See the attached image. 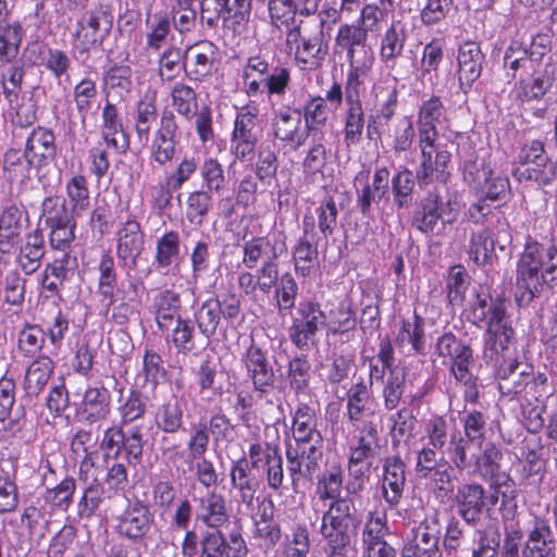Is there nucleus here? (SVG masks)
I'll list each match as a JSON object with an SVG mask.
<instances>
[{"instance_id":"obj_29","label":"nucleus","mask_w":557,"mask_h":557,"mask_svg":"<svg viewBox=\"0 0 557 557\" xmlns=\"http://www.w3.org/2000/svg\"><path fill=\"white\" fill-rule=\"evenodd\" d=\"M555 82L554 69L545 65L543 70H533L532 78H520L516 83L517 99L521 102L539 101L550 90Z\"/></svg>"},{"instance_id":"obj_59","label":"nucleus","mask_w":557,"mask_h":557,"mask_svg":"<svg viewBox=\"0 0 557 557\" xmlns=\"http://www.w3.org/2000/svg\"><path fill=\"white\" fill-rule=\"evenodd\" d=\"M315 231L324 238H329L334 234L337 226L338 210L336 202L332 196H326L320 205L314 209Z\"/></svg>"},{"instance_id":"obj_58","label":"nucleus","mask_w":557,"mask_h":557,"mask_svg":"<svg viewBox=\"0 0 557 557\" xmlns=\"http://www.w3.org/2000/svg\"><path fill=\"white\" fill-rule=\"evenodd\" d=\"M199 159L194 154L185 153L176 161L173 170L165 174L166 185L174 190H180L199 171Z\"/></svg>"},{"instance_id":"obj_19","label":"nucleus","mask_w":557,"mask_h":557,"mask_svg":"<svg viewBox=\"0 0 557 557\" xmlns=\"http://www.w3.org/2000/svg\"><path fill=\"white\" fill-rule=\"evenodd\" d=\"M196 520L209 530H220L230 521V509L223 494L212 490L201 496L195 495Z\"/></svg>"},{"instance_id":"obj_31","label":"nucleus","mask_w":557,"mask_h":557,"mask_svg":"<svg viewBox=\"0 0 557 557\" xmlns=\"http://www.w3.org/2000/svg\"><path fill=\"white\" fill-rule=\"evenodd\" d=\"M369 35L356 23L342 24L336 33L334 42L337 49L346 52L347 62H358V54L367 53Z\"/></svg>"},{"instance_id":"obj_13","label":"nucleus","mask_w":557,"mask_h":557,"mask_svg":"<svg viewBox=\"0 0 557 557\" xmlns=\"http://www.w3.org/2000/svg\"><path fill=\"white\" fill-rule=\"evenodd\" d=\"M277 258L278 253L273 252V257L263 260L259 268H255V272L245 271L238 274V287L250 300L258 301L259 295H270L278 283L281 275Z\"/></svg>"},{"instance_id":"obj_12","label":"nucleus","mask_w":557,"mask_h":557,"mask_svg":"<svg viewBox=\"0 0 557 557\" xmlns=\"http://www.w3.org/2000/svg\"><path fill=\"white\" fill-rule=\"evenodd\" d=\"M271 128L274 138L292 151H297L302 147L310 136L305 125H302L300 109L289 107L281 108L274 112Z\"/></svg>"},{"instance_id":"obj_5","label":"nucleus","mask_w":557,"mask_h":557,"mask_svg":"<svg viewBox=\"0 0 557 557\" xmlns=\"http://www.w3.org/2000/svg\"><path fill=\"white\" fill-rule=\"evenodd\" d=\"M262 135L259 106L255 101H249L237 109L231 133V152L240 162L250 161Z\"/></svg>"},{"instance_id":"obj_49","label":"nucleus","mask_w":557,"mask_h":557,"mask_svg":"<svg viewBox=\"0 0 557 557\" xmlns=\"http://www.w3.org/2000/svg\"><path fill=\"white\" fill-rule=\"evenodd\" d=\"M216 47L211 41H201L189 47L185 52L186 59L193 60L191 78L200 81L208 76L213 67Z\"/></svg>"},{"instance_id":"obj_48","label":"nucleus","mask_w":557,"mask_h":557,"mask_svg":"<svg viewBox=\"0 0 557 557\" xmlns=\"http://www.w3.org/2000/svg\"><path fill=\"white\" fill-rule=\"evenodd\" d=\"M274 307L280 314L287 315L295 308L299 287L296 278L290 272H284L278 278V283L273 288Z\"/></svg>"},{"instance_id":"obj_4","label":"nucleus","mask_w":557,"mask_h":557,"mask_svg":"<svg viewBox=\"0 0 557 557\" xmlns=\"http://www.w3.org/2000/svg\"><path fill=\"white\" fill-rule=\"evenodd\" d=\"M417 153L419 162L416 168V178L420 188H425L433 182L446 184L450 178L451 152L438 137H418Z\"/></svg>"},{"instance_id":"obj_54","label":"nucleus","mask_w":557,"mask_h":557,"mask_svg":"<svg viewBox=\"0 0 557 557\" xmlns=\"http://www.w3.org/2000/svg\"><path fill=\"white\" fill-rule=\"evenodd\" d=\"M495 242L488 228L472 232L469 238L468 255L478 267L490 262L494 252Z\"/></svg>"},{"instance_id":"obj_33","label":"nucleus","mask_w":557,"mask_h":557,"mask_svg":"<svg viewBox=\"0 0 557 557\" xmlns=\"http://www.w3.org/2000/svg\"><path fill=\"white\" fill-rule=\"evenodd\" d=\"M46 253V242L40 228H36L25 236L20 247L16 261L26 275L35 273L41 265Z\"/></svg>"},{"instance_id":"obj_18","label":"nucleus","mask_w":557,"mask_h":557,"mask_svg":"<svg viewBox=\"0 0 557 557\" xmlns=\"http://www.w3.org/2000/svg\"><path fill=\"white\" fill-rule=\"evenodd\" d=\"M300 318L296 319L290 327V337L298 347L315 345V334L326 324V315L315 302H300L298 307Z\"/></svg>"},{"instance_id":"obj_28","label":"nucleus","mask_w":557,"mask_h":557,"mask_svg":"<svg viewBox=\"0 0 557 557\" xmlns=\"http://www.w3.org/2000/svg\"><path fill=\"white\" fill-rule=\"evenodd\" d=\"M408 29L400 20H393L380 37V60L387 66H394L405 50Z\"/></svg>"},{"instance_id":"obj_16","label":"nucleus","mask_w":557,"mask_h":557,"mask_svg":"<svg viewBox=\"0 0 557 557\" xmlns=\"http://www.w3.org/2000/svg\"><path fill=\"white\" fill-rule=\"evenodd\" d=\"M443 213L444 202L442 197L436 191H429L418 202L412 214L411 225L425 235L440 233V231L445 230L447 223H451L450 220L445 221L443 219Z\"/></svg>"},{"instance_id":"obj_24","label":"nucleus","mask_w":557,"mask_h":557,"mask_svg":"<svg viewBox=\"0 0 557 557\" xmlns=\"http://www.w3.org/2000/svg\"><path fill=\"white\" fill-rule=\"evenodd\" d=\"M39 170L24 149L9 148L3 153L2 176L11 184L26 185Z\"/></svg>"},{"instance_id":"obj_35","label":"nucleus","mask_w":557,"mask_h":557,"mask_svg":"<svg viewBox=\"0 0 557 557\" xmlns=\"http://www.w3.org/2000/svg\"><path fill=\"white\" fill-rule=\"evenodd\" d=\"M230 476L232 486L239 493L242 504L250 507L260 482L252 473L248 459L243 457L233 462Z\"/></svg>"},{"instance_id":"obj_8","label":"nucleus","mask_w":557,"mask_h":557,"mask_svg":"<svg viewBox=\"0 0 557 557\" xmlns=\"http://www.w3.org/2000/svg\"><path fill=\"white\" fill-rule=\"evenodd\" d=\"M180 145L178 124L173 111L162 112L159 126L153 132L148 147L149 159L159 166L171 163L177 153Z\"/></svg>"},{"instance_id":"obj_22","label":"nucleus","mask_w":557,"mask_h":557,"mask_svg":"<svg viewBox=\"0 0 557 557\" xmlns=\"http://www.w3.org/2000/svg\"><path fill=\"white\" fill-rule=\"evenodd\" d=\"M406 485V465L399 456H388L383 461L381 492L389 508L399 505Z\"/></svg>"},{"instance_id":"obj_7","label":"nucleus","mask_w":557,"mask_h":557,"mask_svg":"<svg viewBox=\"0 0 557 557\" xmlns=\"http://www.w3.org/2000/svg\"><path fill=\"white\" fill-rule=\"evenodd\" d=\"M240 312V298L233 292L222 293L206 299L195 311L199 331L209 337L213 335L221 322L234 320Z\"/></svg>"},{"instance_id":"obj_38","label":"nucleus","mask_w":557,"mask_h":557,"mask_svg":"<svg viewBox=\"0 0 557 557\" xmlns=\"http://www.w3.org/2000/svg\"><path fill=\"white\" fill-rule=\"evenodd\" d=\"M511 174L520 183H530L537 188H545L557 181V161L547 158L546 161L533 168H512Z\"/></svg>"},{"instance_id":"obj_36","label":"nucleus","mask_w":557,"mask_h":557,"mask_svg":"<svg viewBox=\"0 0 557 557\" xmlns=\"http://www.w3.org/2000/svg\"><path fill=\"white\" fill-rule=\"evenodd\" d=\"M24 211L16 205L4 208L0 213V256L10 253L21 235Z\"/></svg>"},{"instance_id":"obj_44","label":"nucleus","mask_w":557,"mask_h":557,"mask_svg":"<svg viewBox=\"0 0 557 557\" xmlns=\"http://www.w3.org/2000/svg\"><path fill=\"white\" fill-rule=\"evenodd\" d=\"M372 92L375 99V109L389 117H394L398 107V79L395 76L373 84Z\"/></svg>"},{"instance_id":"obj_25","label":"nucleus","mask_w":557,"mask_h":557,"mask_svg":"<svg viewBox=\"0 0 557 557\" xmlns=\"http://www.w3.org/2000/svg\"><path fill=\"white\" fill-rule=\"evenodd\" d=\"M182 261L181 238L176 231H166L156 240L151 269L168 275L178 270Z\"/></svg>"},{"instance_id":"obj_61","label":"nucleus","mask_w":557,"mask_h":557,"mask_svg":"<svg viewBox=\"0 0 557 557\" xmlns=\"http://www.w3.org/2000/svg\"><path fill=\"white\" fill-rule=\"evenodd\" d=\"M172 107L186 120L194 117L198 109L197 94L195 89L185 83L177 82L171 90Z\"/></svg>"},{"instance_id":"obj_9","label":"nucleus","mask_w":557,"mask_h":557,"mask_svg":"<svg viewBox=\"0 0 557 557\" xmlns=\"http://www.w3.org/2000/svg\"><path fill=\"white\" fill-rule=\"evenodd\" d=\"M319 242L320 235L315 231L314 216L306 212L302 218V235L292 248V260L298 275L310 276L319 267Z\"/></svg>"},{"instance_id":"obj_27","label":"nucleus","mask_w":557,"mask_h":557,"mask_svg":"<svg viewBox=\"0 0 557 557\" xmlns=\"http://www.w3.org/2000/svg\"><path fill=\"white\" fill-rule=\"evenodd\" d=\"M24 150L39 169L48 165L57 153L53 131L42 126L35 127L26 138Z\"/></svg>"},{"instance_id":"obj_51","label":"nucleus","mask_w":557,"mask_h":557,"mask_svg":"<svg viewBox=\"0 0 557 557\" xmlns=\"http://www.w3.org/2000/svg\"><path fill=\"white\" fill-rule=\"evenodd\" d=\"M201 188L215 195L223 193L227 185V177L222 163L213 157L206 158L199 168Z\"/></svg>"},{"instance_id":"obj_15","label":"nucleus","mask_w":557,"mask_h":557,"mask_svg":"<svg viewBox=\"0 0 557 557\" xmlns=\"http://www.w3.org/2000/svg\"><path fill=\"white\" fill-rule=\"evenodd\" d=\"M144 246L145 235L140 224L129 216L116 233V257L120 264L128 271L135 270Z\"/></svg>"},{"instance_id":"obj_10","label":"nucleus","mask_w":557,"mask_h":557,"mask_svg":"<svg viewBox=\"0 0 557 557\" xmlns=\"http://www.w3.org/2000/svg\"><path fill=\"white\" fill-rule=\"evenodd\" d=\"M243 90L249 98L262 95L268 97L285 96L292 81V69L286 64H276L271 73H242Z\"/></svg>"},{"instance_id":"obj_42","label":"nucleus","mask_w":557,"mask_h":557,"mask_svg":"<svg viewBox=\"0 0 557 557\" xmlns=\"http://www.w3.org/2000/svg\"><path fill=\"white\" fill-rule=\"evenodd\" d=\"M416 136L418 137V132L416 133L412 120L403 116L394 129L392 149L396 157L405 153L404 160L407 164L416 162L417 147L412 149Z\"/></svg>"},{"instance_id":"obj_60","label":"nucleus","mask_w":557,"mask_h":557,"mask_svg":"<svg viewBox=\"0 0 557 557\" xmlns=\"http://www.w3.org/2000/svg\"><path fill=\"white\" fill-rule=\"evenodd\" d=\"M53 370V363L48 357L36 359L28 367L25 376V388L28 395H38L47 385Z\"/></svg>"},{"instance_id":"obj_2","label":"nucleus","mask_w":557,"mask_h":557,"mask_svg":"<svg viewBox=\"0 0 557 557\" xmlns=\"http://www.w3.org/2000/svg\"><path fill=\"white\" fill-rule=\"evenodd\" d=\"M467 318L473 324L486 323L485 348H508L515 338L504 302L493 299L487 290L473 289L468 304Z\"/></svg>"},{"instance_id":"obj_6","label":"nucleus","mask_w":557,"mask_h":557,"mask_svg":"<svg viewBox=\"0 0 557 557\" xmlns=\"http://www.w3.org/2000/svg\"><path fill=\"white\" fill-rule=\"evenodd\" d=\"M301 23L286 30V46L293 52L294 61L301 70L319 69L329 52V45L322 33L301 34Z\"/></svg>"},{"instance_id":"obj_32","label":"nucleus","mask_w":557,"mask_h":557,"mask_svg":"<svg viewBox=\"0 0 557 557\" xmlns=\"http://www.w3.org/2000/svg\"><path fill=\"white\" fill-rule=\"evenodd\" d=\"M446 109L440 96L422 100L417 114L418 137H438L437 124L445 120Z\"/></svg>"},{"instance_id":"obj_53","label":"nucleus","mask_w":557,"mask_h":557,"mask_svg":"<svg viewBox=\"0 0 557 557\" xmlns=\"http://www.w3.org/2000/svg\"><path fill=\"white\" fill-rule=\"evenodd\" d=\"M247 368L252 373L255 389L260 398L273 381V370L262 350L247 351Z\"/></svg>"},{"instance_id":"obj_63","label":"nucleus","mask_w":557,"mask_h":557,"mask_svg":"<svg viewBox=\"0 0 557 557\" xmlns=\"http://www.w3.org/2000/svg\"><path fill=\"white\" fill-rule=\"evenodd\" d=\"M186 55L180 48L171 46L166 48L159 57L158 75L163 82L175 79L181 71L186 67Z\"/></svg>"},{"instance_id":"obj_47","label":"nucleus","mask_w":557,"mask_h":557,"mask_svg":"<svg viewBox=\"0 0 557 557\" xmlns=\"http://www.w3.org/2000/svg\"><path fill=\"white\" fill-rule=\"evenodd\" d=\"M482 443L463 437L460 433H455L449 440V457L451 463L459 471H470L472 468V461L475 457L474 448L479 449Z\"/></svg>"},{"instance_id":"obj_43","label":"nucleus","mask_w":557,"mask_h":557,"mask_svg":"<svg viewBox=\"0 0 557 557\" xmlns=\"http://www.w3.org/2000/svg\"><path fill=\"white\" fill-rule=\"evenodd\" d=\"M76 213L67 207L66 200L62 196L46 197L40 206L39 223L45 226L66 224L75 222Z\"/></svg>"},{"instance_id":"obj_34","label":"nucleus","mask_w":557,"mask_h":557,"mask_svg":"<svg viewBox=\"0 0 557 557\" xmlns=\"http://www.w3.org/2000/svg\"><path fill=\"white\" fill-rule=\"evenodd\" d=\"M391 173L386 166L374 170L371 183H367L358 195L357 203L363 215L371 211L372 203H379L388 193Z\"/></svg>"},{"instance_id":"obj_64","label":"nucleus","mask_w":557,"mask_h":557,"mask_svg":"<svg viewBox=\"0 0 557 557\" xmlns=\"http://www.w3.org/2000/svg\"><path fill=\"white\" fill-rule=\"evenodd\" d=\"M42 65L61 85L63 82L70 83L69 71L72 66V60L66 51L58 48H48L42 59Z\"/></svg>"},{"instance_id":"obj_41","label":"nucleus","mask_w":557,"mask_h":557,"mask_svg":"<svg viewBox=\"0 0 557 557\" xmlns=\"http://www.w3.org/2000/svg\"><path fill=\"white\" fill-rule=\"evenodd\" d=\"M479 453L472 461L470 473L476 474L482 479H494L500 470V460L503 453L493 442L481 444Z\"/></svg>"},{"instance_id":"obj_37","label":"nucleus","mask_w":557,"mask_h":557,"mask_svg":"<svg viewBox=\"0 0 557 557\" xmlns=\"http://www.w3.org/2000/svg\"><path fill=\"white\" fill-rule=\"evenodd\" d=\"M25 30L18 21L0 20V65L17 60Z\"/></svg>"},{"instance_id":"obj_55","label":"nucleus","mask_w":557,"mask_h":557,"mask_svg":"<svg viewBox=\"0 0 557 557\" xmlns=\"http://www.w3.org/2000/svg\"><path fill=\"white\" fill-rule=\"evenodd\" d=\"M111 24L106 28L104 34L100 35V14L96 12H87L77 21L75 36L82 39L84 51H88L90 47L101 42L108 35Z\"/></svg>"},{"instance_id":"obj_57","label":"nucleus","mask_w":557,"mask_h":557,"mask_svg":"<svg viewBox=\"0 0 557 557\" xmlns=\"http://www.w3.org/2000/svg\"><path fill=\"white\" fill-rule=\"evenodd\" d=\"M308 139H310V146L302 161L304 173L306 175L322 174L330 152L324 144L325 135L309 136Z\"/></svg>"},{"instance_id":"obj_56","label":"nucleus","mask_w":557,"mask_h":557,"mask_svg":"<svg viewBox=\"0 0 557 557\" xmlns=\"http://www.w3.org/2000/svg\"><path fill=\"white\" fill-rule=\"evenodd\" d=\"M146 47L159 51L170 35L172 23L166 13H156L146 18Z\"/></svg>"},{"instance_id":"obj_39","label":"nucleus","mask_w":557,"mask_h":557,"mask_svg":"<svg viewBox=\"0 0 557 557\" xmlns=\"http://www.w3.org/2000/svg\"><path fill=\"white\" fill-rule=\"evenodd\" d=\"M416 184H418L416 171L413 172L406 165L399 166L391 177L393 203L397 210L410 207Z\"/></svg>"},{"instance_id":"obj_21","label":"nucleus","mask_w":557,"mask_h":557,"mask_svg":"<svg viewBox=\"0 0 557 557\" xmlns=\"http://www.w3.org/2000/svg\"><path fill=\"white\" fill-rule=\"evenodd\" d=\"M453 502L458 516L467 524L475 525L486 508V493L479 483L462 484L457 488Z\"/></svg>"},{"instance_id":"obj_62","label":"nucleus","mask_w":557,"mask_h":557,"mask_svg":"<svg viewBox=\"0 0 557 557\" xmlns=\"http://www.w3.org/2000/svg\"><path fill=\"white\" fill-rule=\"evenodd\" d=\"M158 117L154 99H141L136 103L133 114L135 132L138 139L148 140L152 124Z\"/></svg>"},{"instance_id":"obj_17","label":"nucleus","mask_w":557,"mask_h":557,"mask_svg":"<svg viewBox=\"0 0 557 557\" xmlns=\"http://www.w3.org/2000/svg\"><path fill=\"white\" fill-rule=\"evenodd\" d=\"M456 60L459 88L468 94L482 74L485 54L480 44L467 40L459 45Z\"/></svg>"},{"instance_id":"obj_40","label":"nucleus","mask_w":557,"mask_h":557,"mask_svg":"<svg viewBox=\"0 0 557 557\" xmlns=\"http://www.w3.org/2000/svg\"><path fill=\"white\" fill-rule=\"evenodd\" d=\"M343 112V136L346 148L360 144L366 128L363 103H345Z\"/></svg>"},{"instance_id":"obj_20","label":"nucleus","mask_w":557,"mask_h":557,"mask_svg":"<svg viewBox=\"0 0 557 557\" xmlns=\"http://www.w3.org/2000/svg\"><path fill=\"white\" fill-rule=\"evenodd\" d=\"M325 315L329 345L346 344L354 337L356 319L349 299L332 304Z\"/></svg>"},{"instance_id":"obj_52","label":"nucleus","mask_w":557,"mask_h":557,"mask_svg":"<svg viewBox=\"0 0 557 557\" xmlns=\"http://www.w3.org/2000/svg\"><path fill=\"white\" fill-rule=\"evenodd\" d=\"M371 66L366 61L348 62L345 84V103H362L361 94L364 87V78Z\"/></svg>"},{"instance_id":"obj_46","label":"nucleus","mask_w":557,"mask_h":557,"mask_svg":"<svg viewBox=\"0 0 557 557\" xmlns=\"http://www.w3.org/2000/svg\"><path fill=\"white\" fill-rule=\"evenodd\" d=\"M180 295L173 290L164 289L154 298L156 321L161 331H168L180 318Z\"/></svg>"},{"instance_id":"obj_30","label":"nucleus","mask_w":557,"mask_h":557,"mask_svg":"<svg viewBox=\"0 0 557 557\" xmlns=\"http://www.w3.org/2000/svg\"><path fill=\"white\" fill-rule=\"evenodd\" d=\"M111 411V394L103 386L86 388L79 407V413L89 423L106 420Z\"/></svg>"},{"instance_id":"obj_26","label":"nucleus","mask_w":557,"mask_h":557,"mask_svg":"<svg viewBox=\"0 0 557 557\" xmlns=\"http://www.w3.org/2000/svg\"><path fill=\"white\" fill-rule=\"evenodd\" d=\"M522 557H556L555 534L546 519H534L522 548Z\"/></svg>"},{"instance_id":"obj_1","label":"nucleus","mask_w":557,"mask_h":557,"mask_svg":"<svg viewBox=\"0 0 557 557\" xmlns=\"http://www.w3.org/2000/svg\"><path fill=\"white\" fill-rule=\"evenodd\" d=\"M556 270L557 245L544 246L528 237L516 269L517 305L528 307L541 294L543 285L555 280Z\"/></svg>"},{"instance_id":"obj_45","label":"nucleus","mask_w":557,"mask_h":557,"mask_svg":"<svg viewBox=\"0 0 557 557\" xmlns=\"http://www.w3.org/2000/svg\"><path fill=\"white\" fill-rule=\"evenodd\" d=\"M300 111L310 136L325 135L323 127L329 119V108L323 103L322 96H309Z\"/></svg>"},{"instance_id":"obj_11","label":"nucleus","mask_w":557,"mask_h":557,"mask_svg":"<svg viewBox=\"0 0 557 557\" xmlns=\"http://www.w3.org/2000/svg\"><path fill=\"white\" fill-rule=\"evenodd\" d=\"M442 527L436 512L425 518L411 529V539L404 547L401 557H441L440 539Z\"/></svg>"},{"instance_id":"obj_23","label":"nucleus","mask_w":557,"mask_h":557,"mask_svg":"<svg viewBox=\"0 0 557 557\" xmlns=\"http://www.w3.org/2000/svg\"><path fill=\"white\" fill-rule=\"evenodd\" d=\"M153 524V515L141 500L129 504L120 517L117 531L132 541L143 540Z\"/></svg>"},{"instance_id":"obj_50","label":"nucleus","mask_w":557,"mask_h":557,"mask_svg":"<svg viewBox=\"0 0 557 557\" xmlns=\"http://www.w3.org/2000/svg\"><path fill=\"white\" fill-rule=\"evenodd\" d=\"M310 547L309 529L305 524H296L285 534L280 546V555L281 557H308Z\"/></svg>"},{"instance_id":"obj_14","label":"nucleus","mask_w":557,"mask_h":557,"mask_svg":"<svg viewBox=\"0 0 557 557\" xmlns=\"http://www.w3.org/2000/svg\"><path fill=\"white\" fill-rule=\"evenodd\" d=\"M248 548L239 532L228 539L221 530H207L200 537L199 557H246Z\"/></svg>"},{"instance_id":"obj_3","label":"nucleus","mask_w":557,"mask_h":557,"mask_svg":"<svg viewBox=\"0 0 557 557\" xmlns=\"http://www.w3.org/2000/svg\"><path fill=\"white\" fill-rule=\"evenodd\" d=\"M320 533L326 543V554L346 557L356 533L352 504L349 499L330 503L321 518Z\"/></svg>"}]
</instances>
